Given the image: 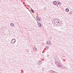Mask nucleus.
Listing matches in <instances>:
<instances>
[{"label": "nucleus", "mask_w": 73, "mask_h": 73, "mask_svg": "<svg viewBox=\"0 0 73 73\" xmlns=\"http://www.w3.org/2000/svg\"><path fill=\"white\" fill-rule=\"evenodd\" d=\"M53 73H57V72H56L55 71H54V72H53Z\"/></svg>", "instance_id": "nucleus-26"}, {"label": "nucleus", "mask_w": 73, "mask_h": 73, "mask_svg": "<svg viewBox=\"0 0 73 73\" xmlns=\"http://www.w3.org/2000/svg\"><path fill=\"white\" fill-rule=\"evenodd\" d=\"M59 21H58V20H57V19H56V23H58V22Z\"/></svg>", "instance_id": "nucleus-22"}, {"label": "nucleus", "mask_w": 73, "mask_h": 73, "mask_svg": "<svg viewBox=\"0 0 73 73\" xmlns=\"http://www.w3.org/2000/svg\"><path fill=\"white\" fill-rule=\"evenodd\" d=\"M58 5H61V3L60 2V1H59L58 2Z\"/></svg>", "instance_id": "nucleus-12"}, {"label": "nucleus", "mask_w": 73, "mask_h": 73, "mask_svg": "<svg viewBox=\"0 0 73 73\" xmlns=\"http://www.w3.org/2000/svg\"><path fill=\"white\" fill-rule=\"evenodd\" d=\"M72 11H70V12H69V15H72Z\"/></svg>", "instance_id": "nucleus-14"}, {"label": "nucleus", "mask_w": 73, "mask_h": 73, "mask_svg": "<svg viewBox=\"0 0 73 73\" xmlns=\"http://www.w3.org/2000/svg\"><path fill=\"white\" fill-rule=\"evenodd\" d=\"M53 4L55 5H56L57 4V1H53Z\"/></svg>", "instance_id": "nucleus-5"}, {"label": "nucleus", "mask_w": 73, "mask_h": 73, "mask_svg": "<svg viewBox=\"0 0 73 73\" xmlns=\"http://www.w3.org/2000/svg\"><path fill=\"white\" fill-rule=\"evenodd\" d=\"M36 19L38 21H40V18H39V17H37Z\"/></svg>", "instance_id": "nucleus-9"}, {"label": "nucleus", "mask_w": 73, "mask_h": 73, "mask_svg": "<svg viewBox=\"0 0 73 73\" xmlns=\"http://www.w3.org/2000/svg\"><path fill=\"white\" fill-rule=\"evenodd\" d=\"M50 73H53V72H54V71H53V70H50Z\"/></svg>", "instance_id": "nucleus-11"}, {"label": "nucleus", "mask_w": 73, "mask_h": 73, "mask_svg": "<svg viewBox=\"0 0 73 73\" xmlns=\"http://www.w3.org/2000/svg\"><path fill=\"white\" fill-rule=\"evenodd\" d=\"M55 64H56V66H57V65H58L59 64H60V62H57V61L56 60H55Z\"/></svg>", "instance_id": "nucleus-3"}, {"label": "nucleus", "mask_w": 73, "mask_h": 73, "mask_svg": "<svg viewBox=\"0 0 73 73\" xmlns=\"http://www.w3.org/2000/svg\"><path fill=\"white\" fill-rule=\"evenodd\" d=\"M29 11H30V10H29Z\"/></svg>", "instance_id": "nucleus-30"}, {"label": "nucleus", "mask_w": 73, "mask_h": 73, "mask_svg": "<svg viewBox=\"0 0 73 73\" xmlns=\"http://www.w3.org/2000/svg\"><path fill=\"white\" fill-rule=\"evenodd\" d=\"M16 42V39L15 38L13 39L11 41V44H14Z\"/></svg>", "instance_id": "nucleus-1"}, {"label": "nucleus", "mask_w": 73, "mask_h": 73, "mask_svg": "<svg viewBox=\"0 0 73 73\" xmlns=\"http://www.w3.org/2000/svg\"><path fill=\"white\" fill-rule=\"evenodd\" d=\"M42 64V62L41 61H40L38 62L37 64L38 65H41Z\"/></svg>", "instance_id": "nucleus-2"}, {"label": "nucleus", "mask_w": 73, "mask_h": 73, "mask_svg": "<svg viewBox=\"0 0 73 73\" xmlns=\"http://www.w3.org/2000/svg\"><path fill=\"white\" fill-rule=\"evenodd\" d=\"M57 23H58V25H60V22H57Z\"/></svg>", "instance_id": "nucleus-25"}, {"label": "nucleus", "mask_w": 73, "mask_h": 73, "mask_svg": "<svg viewBox=\"0 0 73 73\" xmlns=\"http://www.w3.org/2000/svg\"><path fill=\"white\" fill-rule=\"evenodd\" d=\"M31 11L32 12V13H34V11H33V10L32 9H31Z\"/></svg>", "instance_id": "nucleus-16"}, {"label": "nucleus", "mask_w": 73, "mask_h": 73, "mask_svg": "<svg viewBox=\"0 0 73 73\" xmlns=\"http://www.w3.org/2000/svg\"><path fill=\"white\" fill-rule=\"evenodd\" d=\"M53 25H56L55 23H53Z\"/></svg>", "instance_id": "nucleus-20"}, {"label": "nucleus", "mask_w": 73, "mask_h": 73, "mask_svg": "<svg viewBox=\"0 0 73 73\" xmlns=\"http://www.w3.org/2000/svg\"><path fill=\"white\" fill-rule=\"evenodd\" d=\"M63 57H65V56H63Z\"/></svg>", "instance_id": "nucleus-28"}, {"label": "nucleus", "mask_w": 73, "mask_h": 73, "mask_svg": "<svg viewBox=\"0 0 73 73\" xmlns=\"http://www.w3.org/2000/svg\"><path fill=\"white\" fill-rule=\"evenodd\" d=\"M35 50L36 51H37V49H35Z\"/></svg>", "instance_id": "nucleus-27"}, {"label": "nucleus", "mask_w": 73, "mask_h": 73, "mask_svg": "<svg viewBox=\"0 0 73 73\" xmlns=\"http://www.w3.org/2000/svg\"><path fill=\"white\" fill-rule=\"evenodd\" d=\"M37 24L39 27H40L41 28V27L42 26H41V23H40L39 22H37Z\"/></svg>", "instance_id": "nucleus-4"}, {"label": "nucleus", "mask_w": 73, "mask_h": 73, "mask_svg": "<svg viewBox=\"0 0 73 73\" xmlns=\"http://www.w3.org/2000/svg\"><path fill=\"white\" fill-rule=\"evenodd\" d=\"M57 66L58 67V68H60V67H62V66L61 65L60 63V64H58Z\"/></svg>", "instance_id": "nucleus-6"}, {"label": "nucleus", "mask_w": 73, "mask_h": 73, "mask_svg": "<svg viewBox=\"0 0 73 73\" xmlns=\"http://www.w3.org/2000/svg\"><path fill=\"white\" fill-rule=\"evenodd\" d=\"M69 11V9L68 8H66L65 9V11H66V12H68Z\"/></svg>", "instance_id": "nucleus-7"}, {"label": "nucleus", "mask_w": 73, "mask_h": 73, "mask_svg": "<svg viewBox=\"0 0 73 73\" xmlns=\"http://www.w3.org/2000/svg\"><path fill=\"white\" fill-rule=\"evenodd\" d=\"M47 42H48L49 43V44L50 45L51 43L50 42V41L49 40H48V41H47Z\"/></svg>", "instance_id": "nucleus-13"}, {"label": "nucleus", "mask_w": 73, "mask_h": 73, "mask_svg": "<svg viewBox=\"0 0 73 73\" xmlns=\"http://www.w3.org/2000/svg\"><path fill=\"white\" fill-rule=\"evenodd\" d=\"M47 57H49V54H48L47 55Z\"/></svg>", "instance_id": "nucleus-19"}, {"label": "nucleus", "mask_w": 73, "mask_h": 73, "mask_svg": "<svg viewBox=\"0 0 73 73\" xmlns=\"http://www.w3.org/2000/svg\"><path fill=\"white\" fill-rule=\"evenodd\" d=\"M55 23V24H56V25H58V23H57V22H56Z\"/></svg>", "instance_id": "nucleus-17"}, {"label": "nucleus", "mask_w": 73, "mask_h": 73, "mask_svg": "<svg viewBox=\"0 0 73 73\" xmlns=\"http://www.w3.org/2000/svg\"><path fill=\"white\" fill-rule=\"evenodd\" d=\"M57 21V19H54L52 21V23H55L56 21Z\"/></svg>", "instance_id": "nucleus-8"}, {"label": "nucleus", "mask_w": 73, "mask_h": 73, "mask_svg": "<svg viewBox=\"0 0 73 73\" xmlns=\"http://www.w3.org/2000/svg\"><path fill=\"white\" fill-rule=\"evenodd\" d=\"M23 0V1H24V0L25 1V0Z\"/></svg>", "instance_id": "nucleus-29"}, {"label": "nucleus", "mask_w": 73, "mask_h": 73, "mask_svg": "<svg viewBox=\"0 0 73 73\" xmlns=\"http://www.w3.org/2000/svg\"><path fill=\"white\" fill-rule=\"evenodd\" d=\"M45 48H46L47 50L48 49H49V47H48V46H46Z\"/></svg>", "instance_id": "nucleus-15"}, {"label": "nucleus", "mask_w": 73, "mask_h": 73, "mask_svg": "<svg viewBox=\"0 0 73 73\" xmlns=\"http://www.w3.org/2000/svg\"><path fill=\"white\" fill-rule=\"evenodd\" d=\"M56 26H57V27H59V25H58V24L56 25Z\"/></svg>", "instance_id": "nucleus-24"}, {"label": "nucleus", "mask_w": 73, "mask_h": 73, "mask_svg": "<svg viewBox=\"0 0 73 73\" xmlns=\"http://www.w3.org/2000/svg\"><path fill=\"white\" fill-rule=\"evenodd\" d=\"M10 26L11 27H13V26H14V23H11L10 24Z\"/></svg>", "instance_id": "nucleus-10"}, {"label": "nucleus", "mask_w": 73, "mask_h": 73, "mask_svg": "<svg viewBox=\"0 0 73 73\" xmlns=\"http://www.w3.org/2000/svg\"><path fill=\"white\" fill-rule=\"evenodd\" d=\"M44 11H46V7H44Z\"/></svg>", "instance_id": "nucleus-23"}, {"label": "nucleus", "mask_w": 73, "mask_h": 73, "mask_svg": "<svg viewBox=\"0 0 73 73\" xmlns=\"http://www.w3.org/2000/svg\"><path fill=\"white\" fill-rule=\"evenodd\" d=\"M49 43H48V42H47V43H46V44L47 45H49Z\"/></svg>", "instance_id": "nucleus-21"}, {"label": "nucleus", "mask_w": 73, "mask_h": 73, "mask_svg": "<svg viewBox=\"0 0 73 73\" xmlns=\"http://www.w3.org/2000/svg\"><path fill=\"white\" fill-rule=\"evenodd\" d=\"M27 5L28 6V7H29V8H31V6H30L29 5Z\"/></svg>", "instance_id": "nucleus-18"}]
</instances>
